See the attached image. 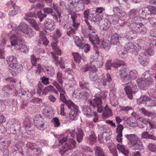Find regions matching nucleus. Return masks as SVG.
<instances>
[{
  "instance_id": "nucleus-13",
  "label": "nucleus",
  "mask_w": 156,
  "mask_h": 156,
  "mask_svg": "<svg viewBox=\"0 0 156 156\" xmlns=\"http://www.w3.org/2000/svg\"><path fill=\"white\" fill-rule=\"evenodd\" d=\"M10 143V140L6 136L0 138V150L3 152L4 155H7L8 154L7 147L9 146Z\"/></svg>"
},
{
  "instance_id": "nucleus-19",
  "label": "nucleus",
  "mask_w": 156,
  "mask_h": 156,
  "mask_svg": "<svg viewBox=\"0 0 156 156\" xmlns=\"http://www.w3.org/2000/svg\"><path fill=\"white\" fill-rule=\"evenodd\" d=\"M130 21L129 20L126 22L124 21L121 24L122 26L126 25H128L131 30H129L126 33L125 36L126 38L129 39L135 38L136 37V33H137L132 29L133 28L130 27L131 23H130Z\"/></svg>"
},
{
  "instance_id": "nucleus-50",
  "label": "nucleus",
  "mask_w": 156,
  "mask_h": 156,
  "mask_svg": "<svg viewBox=\"0 0 156 156\" xmlns=\"http://www.w3.org/2000/svg\"><path fill=\"white\" fill-rule=\"evenodd\" d=\"M28 21L29 23H30L32 25V27L36 30H38L39 29L38 25L36 21H35L34 19L30 18Z\"/></svg>"
},
{
  "instance_id": "nucleus-62",
  "label": "nucleus",
  "mask_w": 156,
  "mask_h": 156,
  "mask_svg": "<svg viewBox=\"0 0 156 156\" xmlns=\"http://www.w3.org/2000/svg\"><path fill=\"white\" fill-rule=\"evenodd\" d=\"M89 69H90V71L93 70L91 66V63L90 65L87 64L83 66L81 69V70L82 72H84L87 71Z\"/></svg>"
},
{
  "instance_id": "nucleus-54",
  "label": "nucleus",
  "mask_w": 156,
  "mask_h": 156,
  "mask_svg": "<svg viewBox=\"0 0 156 156\" xmlns=\"http://www.w3.org/2000/svg\"><path fill=\"white\" fill-rule=\"evenodd\" d=\"M85 22L88 27V31L90 33V34L97 33V30L90 25V23L88 22L87 20H85Z\"/></svg>"
},
{
  "instance_id": "nucleus-30",
  "label": "nucleus",
  "mask_w": 156,
  "mask_h": 156,
  "mask_svg": "<svg viewBox=\"0 0 156 156\" xmlns=\"http://www.w3.org/2000/svg\"><path fill=\"white\" fill-rule=\"evenodd\" d=\"M111 136L107 132L103 133L102 134L98 135V140L100 143H102L104 142V140H105L107 141L110 140Z\"/></svg>"
},
{
  "instance_id": "nucleus-10",
  "label": "nucleus",
  "mask_w": 156,
  "mask_h": 156,
  "mask_svg": "<svg viewBox=\"0 0 156 156\" xmlns=\"http://www.w3.org/2000/svg\"><path fill=\"white\" fill-rule=\"evenodd\" d=\"M101 80H100L101 81L99 84L100 86L102 85L104 86H106L107 84V83L109 84V87L111 91L114 92L116 90L115 87V85L112 81L111 76L109 73H107L106 76H104L103 75L101 76Z\"/></svg>"
},
{
  "instance_id": "nucleus-49",
  "label": "nucleus",
  "mask_w": 156,
  "mask_h": 156,
  "mask_svg": "<svg viewBox=\"0 0 156 156\" xmlns=\"http://www.w3.org/2000/svg\"><path fill=\"white\" fill-rule=\"evenodd\" d=\"M57 79L59 83L61 85L62 83V79H65V74H63L60 72H58L57 74Z\"/></svg>"
},
{
  "instance_id": "nucleus-59",
  "label": "nucleus",
  "mask_w": 156,
  "mask_h": 156,
  "mask_svg": "<svg viewBox=\"0 0 156 156\" xmlns=\"http://www.w3.org/2000/svg\"><path fill=\"white\" fill-rule=\"evenodd\" d=\"M153 89H151L148 92V94L150 97L156 100V84L155 86V91L154 92V94H153Z\"/></svg>"
},
{
  "instance_id": "nucleus-29",
  "label": "nucleus",
  "mask_w": 156,
  "mask_h": 156,
  "mask_svg": "<svg viewBox=\"0 0 156 156\" xmlns=\"http://www.w3.org/2000/svg\"><path fill=\"white\" fill-rule=\"evenodd\" d=\"M152 71L148 70L145 72L142 75V78L146 81L147 83H150V82H152L151 78L152 77Z\"/></svg>"
},
{
  "instance_id": "nucleus-60",
  "label": "nucleus",
  "mask_w": 156,
  "mask_h": 156,
  "mask_svg": "<svg viewBox=\"0 0 156 156\" xmlns=\"http://www.w3.org/2000/svg\"><path fill=\"white\" fill-rule=\"evenodd\" d=\"M107 20L106 21L105 20L103 24V30L105 31L107 30L110 27V24L111 23V22L108 20V22L107 21Z\"/></svg>"
},
{
  "instance_id": "nucleus-20",
  "label": "nucleus",
  "mask_w": 156,
  "mask_h": 156,
  "mask_svg": "<svg viewBox=\"0 0 156 156\" xmlns=\"http://www.w3.org/2000/svg\"><path fill=\"white\" fill-rule=\"evenodd\" d=\"M124 62L120 61L119 60H114L113 62H112L111 60H108L106 63V68L107 69H111L112 67L115 68L122 67L124 65Z\"/></svg>"
},
{
  "instance_id": "nucleus-52",
  "label": "nucleus",
  "mask_w": 156,
  "mask_h": 156,
  "mask_svg": "<svg viewBox=\"0 0 156 156\" xmlns=\"http://www.w3.org/2000/svg\"><path fill=\"white\" fill-rule=\"evenodd\" d=\"M72 55L73 57L76 62L77 63H80L81 59V56L79 54L78 52H73L72 53Z\"/></svg>"
},
{
  "instance_id": "nucleus-9",
  "label": "nucleus",
  "mask_w": 156,
  "mask_h": 156,
  "mask_svg": "<svg viewBox=\"0 0 156 156\" xmlns=\"http://www.w3.org/2000/svg\"><path fill=\"white\" fill-rule=\"evenodd\" d=\"M139 17L136 16L137 17V21L140 22L145 21L144 23H145V22H147V20H148L151 24L152 23V20H153V18L150 17V12L149 11L148 6L142 8L139 10Z\"/></svg>"
},
{
  "instance_id": "nucleus-2",
  "label": "nucleus",
  "mask_w": 156,
  "mask_h": 156,
  "mask_svg": "<svg viewBox=\"0 0 156 156\" xmlns=\"http://www.w3.org/2000/svg\"><path fill=\"white\" fill-rule=\"evenodd\" d=\"M67 132L69 134L66 137H63L62 139L59 140V142L61 144L67 140L65 144L62 145L59 149V153L61 155H63L68 150L72 149L76 147V141L73 139L69 138V136L74 138L76 134L77 141L80 143L81 142L83 136V130L80 128H78L76 131L75 130L69 129Z\"/></svg>"
},
{
  "instance_id": "nucleus-33",
  "label": "nucleus",
  "mask_w": 156,
  "mask_h": 156,
  "mask_svg": "<svg viewBox=\"0 0 156 156\" xmlns=\"http://www.w3.org/2000/svg\"><path fill=\"white\" fill-rule=\"evenodd\" d=\"M147 57L144 53H141L139 57V62L140 63L144 66H147L148 64V62L145 59Z\"/></svg>"
},
{
  "instance_id": "nucleus-64",
  "label": "nucleus",
  "mask_w": 156,
  "mask_h": 156,
  "mask_svg": "<svg viewBox=\"0 0 156 156\" xmlns=\"http://www.w3.org/2000/svg\"><path fill=\"white\" fill-rule=\"evenodd\" d=\"M149 11L150 12V16L151 14L155 15L156 14V8L151 5L148 6Z\"/></svg>"
},
{
  "instance_id": "nucleus-17",
  "label": "nucleus",
  "mask_w": 156,
  "mask_h": 156,
  "mask_svg": "<svg viewBox=\"0 0 156 156\" xmlns=\"http://www.w3.org/2000/svg\"><path fill=\"white\" fill-rule=\"evenodd\" d=\"M25 16H26L24 17V18L27 21L30 18H29V17H34L36 18L37 17L39 18L41 22H42L44 18L47 16L46 15L42 13L41 11L37 12L36 14L34 12H28L25 14Z\"/></svg>"
},
{
  "instance_id": "nucleus-5",
  "label": "nucleus",
  "mask_w": 156,
  "mask_h": 156,
  "mask_svg": "<svg viewBox=\"0 0 156 156\" xmlns=\"http://www.w3.org/2000/svg\"><path fill=\"white\" fill-rule=\"evenodd\" d=\"M15 25L16 26L15 27V28H14V30L16 31L15 34L18 35L17 32H18L20 36V38L22 33L27 37L29 38L32 37L35 34L32 29L24 23H21L18 27L16 26V24Z\"/></svg>"
},
{
  "instance_id": "nucleus-27",
  "label": "nucleus",
  "mask_w": 156,
  "mask_h": 156,
  "mask_svg": "<svg viewBox=\"0 0 156 156\" xmlns=\"http://www.w3.org/2000/svg\"><path fill=\"white\" fill-rule=\"evenodd\" d=\"M146 131L143 132L141 135L142 138L145 139L148 138L152 139L154 140H156V137L151 133L152 132H150V128L148 127L146 129Z\"/></svg>"
},
{
  "instance_id": "nucleus-24",
  "label": "nucleus",
  "mask_w": 156,
  "mask_h": 156,
  "mask_svg": "<svg viewBox=\"0 0 156 156\" xmlns=\"http://www.w3.org/2000/svg\"><path fill=\"white\" fill-rule=\"evenodd\" d=\"M116 49L119 55L122 58H125L127 56V51L125 47L119 44L116 47Z\"/></svg>"
},
{
  "instance_id": "nucleus-43",
  "label": "nucleus",
  "mask_w": 156,
  "mask_h": 156,
  "mask_svg": "<svg viewBox=\"0 0 156 156\" xmlns=\"http://www.w3.org/2000/svg\"><path fill=\"white\" fill-rule=\"evenodd\" d=\"M115 147V145L113 143L111 142L108 145V147L111 153L114 156H118L117 151Z\"/></svg>"
},
{
  "instance_id": "nucleus-18",
  "label": "nucleus",
  "mask_w": 156,
  "mask_h": 156,
  "mask_svg": "<svg viewBox=\"0 0 156 156\" xmlns=\"http://www.w3.org/2000/svg\"><path fill=\"white\" fill-rule=\"evenodd\" d=\"M69 5L72 9L74 8L78 12L83 10L84 9V5L81 0L77 1H69Z\"/></svg>"
},
{
  "instance_id": "nucleus-37",
  "label": "nucleus",
  "mask_w": 156,
  "mask_h": 156,
  "mask_svg": "<svg viewBox=\"0 0 156 156\" xmlns=\"http://www.w3.org/2000/svg\"><path fill=\"white\" fill-rule=\"evenodd\" d=\"M103 117L104 118H107L112 115V114L111 109L108 107L107 105H106L104 107V109L102 108Z\"/></svg>"
},
{
  "instance_id": "nucleus-58",
  "label": "nucleus",
  "mask_w": 156,
  "mask_h": 156,
  "mask_svg": "<svg viewBox=\"0 0 156 156\" xmlns=\"http://www.w3.org/2000/svg\"><path fill=\"white\" fill-rule=\"evenodd\" d=\"M147 147L149 150L152 152H156V145L153 143H149Z\"/></svg>"
},
{
  "instance_id": "nucleus-12",
  "label": "nucleus",
  "mask_w": 156,
  "mask_h": 156,
  "mask_svg": "<svg viewBox=\"0 0 156 156\" xmlns=\"http://www.w3.org/2000/svg\"><path fill=\"white\" fill-rule=\"evenodd\" d=\"M137 101L138 104L145 103L146 106L148 108L156 106L155 99L152 100L151 98L146 95L141 96Z\"/></svg>"
},
{
  "instance_id": "nucleus-6",
  "label": "nucleus",
  "mask_w": 156,
  "mask_h": 156,
  "mask_svg": "<svg viewBox=\"0 0 156 156\" xmlns=\"http://www.w3.org/2000/svg\"><path fill=\"white\" fill-rule=\"evenodd\" d=\"M6 61L10 67L9 72L13 76L21 71L22 67L18 64L17 58L13 56L7 57Z\"/></svg>"
},
{
  "instance_id": "nucleus-45",
  "label": "nucleus",
  "mask_w": 156,
  "mask_h": 156,
  "mask_svg": "<svg viewBox=\"0 0 156 156\" xmlns=\"http://www.w3.org/2000/svg\"><path fill=\"white\" fill-rule=\"evenodd\" d=\"M119 35L115 33L112 35L111 38V44L116 45L117 44L119 41Z\"/></svg>"
},
{
  "instance_id": "nucleus-61",
  "label": "nucleus",
  "mask_w": 156,
  "mask_h": 156,
  "mask_svg": "<svg viewBox=\"0 0 156 156\" xmlns=\"http://www.w3.org/2000/svg\"><path fill=\"white\" fill-rule=\"evenodd\" d=\"M90 45L88 44H83L82 47L80 48L81 49H83L84 52L87 53L90 50Z\"/></svg>"
},
{
  "instance_id": "nucleus-47",
  "label": "nucleus",
  "mask_w": 156,
  "mask_h": 156,
  "mask_svg": "<svg viewBox=\"0 0 156 156\" xmlns=\"http://www.w3.org/2000/svg\"><path fill=\"white\" fill-rule=\"evenodd\" d=\"M40 41H41L43 45L46 46L48 43V41L45 37L44 33L42 32L40 33Z\"/></svg>"
},
{
  "instance_id": "nucleus-51",
  "label": "nucleus",
  "mask_w": 156,
  "mask_h": 156,
  "mask_svg": "<svg viewBox=\"0 0 156 156\" xmlns=\"http://www.w3.org/2000/svg\"><path fill=\"white\" fill-rule=\"evenodd\" d=\"M74 38L75 44L80 49L83 44L82 41L78 37L76 36H75L74 37Z\"/></svg>"
},
{
  "instance_id": "nucleus-56",
  "label": "nucleus",
  "mask_w": 156,
  "mask_h": 156,
  "mask_svg": "<svg viewBox=\"0 0 156 156\" xmlns=\"http://www.w3.org/2000/svg\"><path fill=\"white\" fill-rule=\"evenodd\" d=\"M54 88L52 85H49L45 87L42 91V94L46 95L49 92L52 91Z\"/></svg>"
},
{
  "instance_id": "nucleus-35",
  "label": "nucleus",
  "mask_w": 156,
  "mask_h": 156,
  "mask_svg": "<svg viewBox=\"0 0 156 156\" xmlns=\"http://www.w3.org/2000/svg\"><path fill=\"white\" fill-rule=\"evenodd\" d=\"M45 72L48 75V76H52L55 73L53 67L51 66H46L44 68Z\"/></svg>"
},
{
  "instance_id": "nucleus-46",
  "label": "nucleus",
  "mask_w": 156,
  "mask_h": 156,
  "mask_svg": "<svg viewBox=\"0 0 156 156\" xmlns=\"http://www.w3.org/2000/svg\"><path fill=\"white\" fill-rule=\"evenodd\" d=\"M51 45L54 52L57 55H61L62 54V51L57 45V43L56 42H52Z\"/></svg>"
},
{
  "instance_id": "nucleus-7",
  "label": "nucleus",
  "mask_w": 156,
  "mask_h": 156,
  "mask_svg": "<svg viewBox=\"0 0 156 156\" xmlns=\"http://www.w3.org/2000/svg\"><path fill=\"white\" fill-rule=\"evenodd\" d=\"M106 96L104 91L100 92L99 93L96 94L95 96V98L93 99L92 101H90L91 105L94 108H97L98 112L101 113L102 111L101 99L105 98Z\"/></svg>"
},
{
  "instance_id": "nucleus-28",
  "label": "nucleus",
  "mask_w": 156,
  "mask_h": 156,
  "mask_svg": "<svg viewBox=\"0 0 156 156\" xmlns=\"http://www.w3.org/2000/svg\"><path fill=\"white\" fill-rule=\"evenodd\" d=\"M97 70H92L90 72V80L93 81H97V84L100 86L99 84L100 83L101 81L100 80H101V77L100 79H98V76L96 73V71Z\"/></svg>"
},
{
  "instance_id": "nucleus-15",
  "label": "nucleus",
  "mask_w": 156,
  "mask_h": 156,
  "mask_svg": "<svg viewBox=\"0 0 156 156\" xmlns=\"http://www.w3.org/2000/svg\"><path fill=\"white\" fill-rule=\"evenodd\" d=\"M82 111L84 114L87 117H94L93 120L94 122H97L98 119V116L95 112H92V110L90 106H84L82 108Z\"/></svg>"
},
{
  "instance_id": "nucleus-44",
  "label": "nucleus",
  "mask_w": 156,
  "mask_h": 156,
  "mask_svg": "<svg viewBox=\"0 0 156 156\" xmlns=\"http://www.w3.org/2000/svg\"><path fill=\"white\" fill-rule=\"evenodd\" d=\"M77 15L73 13L71 15V18L72 20L73 26L74 28L77 29L80 25V23L77 20Z\"/></svg>"
},
{
  "instance_id": "nucleus-21",
  "label": "nucleus",
  "mask_w": 156,
  "mask_h": 156,
  "mask_svg": "<svg viewBox=\"0 0 156 156\" xmlns=\"http://www.w3.org/2000/svg\"><path fill=\"white\" fill-rule=\"evenodd\" d=\"M71 109L69 112V117L70 119L73 120L77 119V112L79 109L78 107L74 103L70 105V107H68Z\"/></svg>"
},
{
  "instance_id": "nucleus-41",
  "label": "nucleus",
  "mask_w": 156,
  "mask_h": 156,
  "mask_svg": "<svg viewBox=\"0 0 156 156\" xmlns=\"http://www.w3.org/2000/svg\"><path fill=\"white\" fill-rule=\"evenodd\" d=\"M107 19L112 23L116 22L119 21V19L121 20V16H117L115 14L113 15H106Z\"/></svg>"
},
{
  "instance_id": "nucleus-11",
  "label": "nucleus",
  "mask_w": 156,
  "mask_h": 156,
  "mask_svg": "<svg viewBox=\"0 0 156 156\" xmlns=\"http://www.w3.org/2000/svg\"><path fill=\"white\" fill-rule=\"evenodd\" d=\"M84 18L85 20H89L90 21L96 22L101 21L103 18L102 15L98 14H94L91 12L90 9H87L85 10L83 13Z\"/></svg>"
},
{
  "instance_id": "nucleus-32",
  "label": "nucleus",
  "mask_w": 156,
  "mask_h": 156,
  "mask_svg": "<svg viewBox=\"0 0 156 156\" xmlns=\"http://www.w3.org/2000/svg\"><path fill=\"white\" fill-rule=\"evenodd\" d=\"M138 119L142 123L146 125H149V126H147V127L150 128L151 130L150 132H152L153 131V128H154V126L150 121L147 120L144 118L141 117H139Z\"/></svg>"
},
{
  "instance_id": "nucleus-38",
  "label": "nucleus",
  "mask_w": 156,
  "mask_h": 156,
  "mask_svg": "<svg viewBox=\"0 0 156 156\" xmlns=\"http://www.w3.org/2000/svg\"><path fill=\"white\" fill-rule=\"evenodd\" d=\"M85 140L88 143L91 144H94L96 140V136L94 132H92L89 136L86 137Z\"/></svg>"
},
{
  "instance_id": "nucleus-16",
  "label": "nucleus",
  "mask_w": 156,
  "mask_h": 156,
  "mask_svg": "<svg viewBox=\"0 0 156 156\" xmlns=\"http://www.w3.org/2000/svg\"><path fill=\"white\" fill-rule=\"evenodd\" d=\"M33 119L34 125L38 129L43 130L46 128V126L39 115H36Z\"/></svg>"
},
{
  "instance_id": "nucleus-3",
  "label": "nucleus",
  "mask_w": 156,
  "mask_h": 156,
  "mask_svg": "<svg viewBox=\"0 0 156 156\" xmlns=\"http://www.w3.org/2000/svg\"><path fill=\"white\" fill-rule=\"evenodd\" d=\"M15 26H16L15 23L12 22H10L8 24V27L9 29H12V30L9 31L8 34L10 37L11 43L14 46V48L17 51L27 54L29 52V48L26 44L21 42V40L18 32V35L15 34L16 31L14 28H15Z\"/></svg>"
},
{
  "instance_id": "nucleus-22",
  "label": "nucleus",
  "mask_w": 156,
  "mask_h": 156,
  "mask_svg": "<svg viewBox=\"0 0 156 156\" xmlns=\"http://www.w3.org/2000/svg\"><path fill=\"white\" fill-rule=\"evenodd\" d=\"M103 57L99 56L95 59L91 61V66L93 70H97V67H101L103 65Z\"/></svg>"
},
{
  "instance_id": "nucleus-1",
  "label": "nucleus",
  "mask_w": 156,
  "mask_h": 156,
  "mask_svg": "<svg viewBox=\"0 0 156 156\" xmlns=\"http://www.w3.org/2000/svg\"><path fill=\"white\" fill-rule=\"evenodd\" d=\"M127 71L126 66L124 63V65L120 69V76L122 81L127 84L125 87L124 90L128 98L132 99L133 98V94H135L138 89L134 83L132 82L127 83V82L131 79L133 80L136 78L137 76L138 73L134 70L130 71L129 74L127 73Z\"/></svg>"
},
{
  "instance_id": "nucleus-42",
  "label": "nucleus",
  "mask_w": 156,
  "mask_h": 156,
  "mask_svg": "<svg viewBox=\"0 0 156 156\" xmlns=\"http://www.w3.org/2000/svg\"><path fill=\"white\" fill-rule=\"evenodd\" d=\"M113 11L114 14H115L117 16H123L124 17L126 16V13L124 11L120 9L118 7H114L113 8Z\"/></svg>"
},
{
  "instance_id": "nucleus-53",
  "label": "nucleus",
  "mask_w": 156,
  "mask_h": 156,
  "mask_svg": "<svg viewBox=\"0 0 156 156\" xmlns=\"http://www.w3.org/2000/svg\"><path fill=\"white\" fill-rule=\"evenodd\" d=\"M53 58L54 59L55 62V64L56 65H58L59 64L64 63L63 58L62 57L60 58V60L58 61V57L56 56L55 55L53 52H51Z\"/></svg>"
},
{
  "instance_id": "nucleus-4",
  "label": "nucleus",
  "mask_w": 156,
  "mask_h": 156,
  "mask_svg": "<svg viewBox=\"0 0 156 156\" xmlns=\"http://www.w3.org/2000/svg\"><path fill=\"white\" fill-rule=\"evenodd\" d=\"M125 137L129 141V144L130 148L133 150L144 149V146L140 139L135 134H126Z\"/></svg>"
},
{
  "instance_id": "nucleus-39",
  "label": "nucleus",
  "mask_w": 156,
  "mask_h": 156,
  "mask_svg": "<svg viewBox=\"0 0 156 156\" xmlns=\"http://www.w3.org/2000/svg\"><path fill=\"white\" fill-rule=\"evenodd\" d=\"M136 83L139 88L142 90L144 89L146 85L150 84V83H147L141 77L137 79Z\"/></svg>"
},
{
  "instance_id": "nucleus-31",
  "label": "nucleus",
  "mask_w": 156,
  "mask_h": 156,
  "mask_svg": "<svg viewBox=\"0 0 156 156\" xmlns=\"http://www.w3.org/2000/svg\"><path fill=\"white\" fill-rule=\"evenodd\" d=\"M20 11V7L16 5L13 4L12 9L9 12L8 15L10 16H14Z\"/></svg>"
},
{
  "instance_id": "nucleus-36",
  "label": "nucleus",
  "mask_w": 156,
  "mask_h": 156,
  "mask_svg": "<svg viewBox=\"0 0 156 156\" xmlns=\"http://www.w3.org/2000/svg\"><path fill=\"white\" fill-rule=\"evenodd\" d=\"M111 44V43L109 40H104L101 42V47L105 51H108L110 48Z\"/></svg>"
},
{
  "instance_id": "nucleus-57",
  "label": "nucleus",
  "mask_w": 156,
  "mask_h": 156,
  "mask_svg": "<svg viewBox=\"0 0 156 156\" xmlns=\"http://www.w3.org/2000/svg\"><path fill=\"white\" fill-rule=\"evenodd\" d=\"M142 113L148 117L154 116L155 115L150 112L147 111L144 108H142L141 109Z\"/></svg>"
},
{
  "instance_id": "nucleus-14",
  "label": "nucleus",
  "mask_w": 156,
  "mask_h": 156,
  "mask_svg": "<svg viewBox=\"0 0 156 156\" xmlns=\"http://www.w3.org/2000/svg\"><path fill=\"white\" fill-rule=\"evenodd\" d=\"M26 147L28 148L29 150H31L30 156H39L41 152V149L37 148L36 144L28 142L26 145Z\"/></svg>"
},
{
  "instance_id": "nucleus-23",
  "label": "nucleus",
  "mask_w": 156,
  "mask_h": 156,
  "mask_svg": "<svg viewBox=\"0 0 156 156\" xmlns=\"http://www.w3.org/2000/svg\"><path fill=\"white\" fill-rule=\"evenodd\" d=\"M125 48L126 49L127 51L133 53L135 55H137L138 52L140 48H137L133 43L129 42L125 46Z\"/></svg>"
},
{
  "instance_id": "nucleus-48",
  "label": "nucleus",
  "mask_w": 156,
  "mask_h": 156,
  "mask_svg": "<svg viewBox=\"0 0 156 156\" xmlns=\"http://www.w3.org/2000/svg\"><path fill=\"white\" fill-rule=\"evenodd\" d=\"M94 151L96 156H105L103 150L99 146H96L95 147Z\"/></svg>"
},
{
  "instance_id": "nucleus-55",
  "label": "nucleus",
  "mask_w": 156,
  "mask_h": 156,
  "mask_svg": "<svg viewBox=\"0 0 156 156\" xmlns=\"http://www.w3.org/2000/svg\"><path fill=\"white\" fill-rule=\"evenodd\" d=\"M64 28H65L68 29L67 31V34L69 36H71L73 34H75L76 32V30L77 29L76 28H75L74 29L71 28H68L66 25H64Z\"/></svg>"
},
{
  "instance_id": "nucleus-40",
  "label": "nucleus",
  "mask_w": 156,
  "mask_h": 156,
  "mask_svg": "<svg viewBox=\"0 0 156 156\" xmlns=\"http://www.w3.org/2000/svg\"><path fill=\"white\" fill-rule=\"evenodd\" d=\"M66 93H61L60 94V99L68 107H70V105L73 104L74 103L71 100L66 99L65 94Z\"/></svg>"
},
{
  "instance_id": "nucleus-34",
  "label": "nucleus",
  "mask_w": 156,
  "mask_h": 156,
  "mask_svg": "<svg viewBox=\"0 0 156 156\" xmlns=\"http://www.w3.org/2000/svg\"><path fill=\"white\" fill-rule=\"evenodd\" d=\"M128 15L130 18H132L131 20V23H133L132 20L135 16H140L139 10L137 9H131L128 12Z\"/></svg>"
},
{
  "instance_id": "nucleus-26",
  "label": "nucleus",
  "mask_w": 156,
  "mask_h": 156,
  "mask_svg": "<svg viewBox=\"0 0 156 156\" xmlns=\"http://www.w3.org/2000/svg\"><path fill=\"white\" fill-rule=\"evenodd\" d=\"M116 146L119 153H122L125 156H128L129 151L125 146L122 144H117Z\"/></svg>"
},
{
  "instance_id": "nucleus-25",
  "label": "nucleus",
  "mask_w": 156,
  "mask_h": 156,
  "mask_svg": "<svg viewBox=\"0 0 156 156\" xmlns=\"http://www.w3.org/2000/svg\"><path fill=\"white\" fill-rule=\"evenodd\" d=\"M89 41L94 44H99L100 40L98 36V32L95 33L89 34H88Z\"/></svg>"
},
{
  "instance_id": "nucleus-8",
  "label": "nucleus",
  "mask_w": 156,
  "mask_h": 156,
  "mask_svg": "<svg viewBox=\"0 0 156 156\" xmlns=\"http://www.w3.org/2000/svg\"><path fill=\"white\" fill-rule=\"evenodd\" d=\"M137 17H136L132 20L133 23H131V28L137 33L144 35L147 32V29L144 25L140 22L137 20Z\"/></svg>"
},
{
  "instance_id": "nucleus-63",
  "label": "nucleus",
  "mask_w": 156,
  "mask_h": 156,
  "mask_svg": "<svg viewBox=\"0 0 156 156\" xmlns=\"http://www.w3.org/2000/svg\"><path fill=\"white\" fill-rule=\"evenodd\" d=\"M123 126L121 124H118L117 126L116 132L117 134H122Z\"/></svg>"
}]
</instances>
